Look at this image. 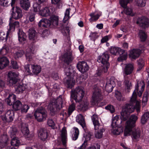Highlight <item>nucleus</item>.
Segmentation results:
<instances>
[{
	"mask_svg": "<svg viewBox=\"0 0 149 149\" xmlns=\"http://www.w3.org/2000/svg\"><path fill=\"white\" fill-rule=\"evenodd\" d=\"M145 87V84L143 83V85L141 86V91H139L137 92V95L139 97H140L142 95V94L143 91Z\"/></svg>",
	"mask_w": 149,
	"mask_h": 149,
	"instance_id": "338daca9",
	"label": "nucleus"
},
{
	"mask_svg": "<svg viewBox=\"0 0 149 149\" xmlns=\"http://www.w3.org/2000/svg\"><path fill=\"white\" fill-rule=\"evenodd\" d=\"M138 68L137 69L138 71L141 70L145 66V62L144 60L141 58H140L137 61Z\"/></svg>",
	"mask_w": 149,
	"mask_h": 149,
	"instance_id": "e433bc0d",
	"label": "nucleus"
},
{
	"mask_svg": "<svg viewBox=\"0 0 149 149\" xmlns=\"http://www.w3.org/2000/svg\"><path fill=\"white\" fill-rule=\"evenodd\" d=\"M19 75V73L17 72L10 71L8 73V80L10 85L16 84Z\"/></svg>",
	"mask_w": 149,
	"mask_h": 149,
	"instance_id": "6e6552de",
	"label": "nucleus"
},
{
	"mask_svg": "<svg viewBox=\"0 0 149 149\" xmlns=\"http://www.w3.org/2000/svg\"><path fill=\"white\" fill-rule=\"evenodd\" d=\"M75 80L71 77H67L66 84L68 88H72L74 85Z\"/></svg>",
	"mask_w": 149,
	"mask_h": 149,
	"instance_id": "cd10ccee",
	"label": "nucleus"
},
{
	"mask_svg": "<svg viewBox=\"0 0 149 149\" xmlns=\"http://www.w3.org/2000/svg\"><path fill=\"white\" fill-rule=\"evenodd\" d=\"M141 52V50L140 49H133L130 52L129 56L131 58L136 59L139 57Z\"/></svg>",
	"mask_w": 149,
	"mask_h": 149,
	"instance_id": "4468645a",
	"label": "nucleus"
},
{
	"mask_svg": "<svg viewBox=\"0 0 149 149\" xmlns=\"http://www.w3.org/2000/svg\"><path fill=\"white\" fill-rule=\"evenodd\" d=\"M36 37V32L33 29H30L29 30V38L30 39L33 40Z\"/></svg>",
	"mask_w": 149,
	"mask_h": 149,
	"instance_id": "37998d69",
	"label": "nucleus"
},
{
	"mask_svg": "<svg viewBox=\"0 0 149 149\" xmlns=\"http://www.w3.org/2000/svg\"><path fill=\"white\" fill-rule=\"evenodd\" d=\"M9 61L7 58L3 57L0 58V69H2L9 64Z\"/></svg>",
	"mask_w": 149,
	"mask_h": 149,
	"instance_id": "aec40b11",
	"label": "nucleus"
},
{
	"mask_svg": "<svg viewBox=\"0 0 149 149\" xmlns=\"http://www.w3.org/2000/svg\"><path fill=\"white\" fill-rule=\"evenodd\" d=\"M13 10L12 17L15 19H19L22 17V12L20 8L17 6L15 8L13 7L12 9Z\"/></svg>",
	"mask_w": 149,
	"mask_h": 149,
	"instance_id": "f8f14e48",
	"label": "nucleus"
},
{
	"mask_svg": "<svg viewBox=\"0 0 149 149\" xmlns=\"http://www.w3.org/2000/svg\"><path fill=\"white\" fill-rule=\"evenodd\" d=\"M102 15L101 13L99 12L97 14H95L94 13V22L96 21Z\"/></svg>",
	"mask_w": 149,
	"mask_h": 149,
	"instance_id": "69168bd1",
	"label": "nucleus"
},
{
	"mask_svg": "<svg viewBox=\"0 0 149 149\" xmlns=\"http://www.w3.org/2000/svg\"><path fill=\"white\" fill-rule=\"evenodd\" d=\"M20 4L21 7L26 10H28L30 6L29 0H21Z\"/></svg>",
	"mask_w": 149,
	"mask_h": 149,
	"instance_id": "4be33fe9",
	"label": "nucleus"
},
{
	"mask_svg": "<svg viewBox=\"0 0 149 149\" xmlns=\"http://www.w3.org/2000/svg\"><path fill=\"white\" fill-rule=\"evenodd\" d=\"M109 55L106 53H104L101 56H99L97 60V61L99 63H101L103 65V66L102 67V70H99L98 69V71L94 75V77H97V76H100L103 70V69L106 68L107 71L109 68L110 64L108 62L109 58Z\"/></svg>",
	"mask_w": 149,
	"mask_h": 149,
	"instance_id": "20e7f679",
	"label": "nucleus"
},
{
	"mask_svg": "<svg viewBox=\"0 0 149 149\" xmlns=\"http://www.w3.org/2000/svg\"><path fill=\"white\" fill-rule=\"evenodd\" d=\"M63 102L61 96L60 95L57 99L53 100L50 103L48 108L52 114L57 113L62 108Z\"/></svg>",
	"mask_w": 149,
	"mask_h": 149,
	"instance_id": "7ed1b4c3",
	"label": "nucleus"
},
{
	"mask_svg": "<svg viewBox=\"0 0 149 149\" xmlns=\"http://www.w3.org/2000/svg\"><path fill=\"white\" fill-rule=\"evenodd\" d=\"M21 102L18 100L15 101L13 104V108L15 111L20 110L22 106Z\"/></svg>",
	"mask_w": 149,
	"mask_h": 149,
	"instance_id": "2f4dec72",
	"label": "nucleus"
},
{
	"mask_svg": "<svg viewBox=\"0 0 149 149\" xmlns=\"http://www.w3.org/2000/svg\"><path fill=\"white\" fill-rule=\"evenodd\" d=\"M146 2V0H137L136 3L138 6L142 7L145 6Z\"/></svg>",
	"mask_w": 149,
	"mask_h": 149,
	"instance_id": "4d7b16f0",
	"label": "nucleus"
},
{
	"mask_svg": "<svg viewBox=\"0 0 149 149\" xmlns=\"http://www.w3.org/2000/svg\"><path fill=\"white\" fill-rule=\"evenodd\" d=\"M118 118V116L116 115L112 119L111 125L112 128L118 127V123L119 120Z\"/></svg>",
	"mask_w": 149,
	"mask_h": 149,
	"instance_id": "58836bf2",
	"label": "nucleus"
},
{
	"mask_svg": "<svg viewBox=\"0 0 149 149\" xmlns=\"http://www.w3.org/2000/svg\"><path fill=\"white\" fill-rule=\"evenodd\" d=\"M34 116L38 121L41 122L46 119L47 115L44 111L38 109L35 112Z\"/></svg>",
	"mask_w": 149,
	"mask_h": 149,
	"instance_id": "9d476101",
	"label": "nucleus"
},
{
	"mask_svg": "<svg viewBox=\"0 0 149 149\" xmlns=\"http://www.w3.org/2000/svg\"><path fill=\"white\" fill-rule=\"evenodd\" d=\"M134 69L133 66L131 64H128L125 67L124 72L125 74L128 75L131 74Z\"/></svg>",
	"mask_w": 149,
	"mask_h": 149,
	"instance_id": "bb28decb",
	"label": "nucleus"
},
{
	"mask_svg": "<svg viewBox=\"0 0 149 149\" xmlns=\"http://www.w3.org/2000/svg\"><path fill=\"white\" fill-rule=\"evenodd\" d=\"M11 143V145L13 146H17L19 145L20 142L17 138L15 137L12 139Z\"/></svg>",
	"mask_w": 149,
	"mask_h": 149,
	"instance_id": "de8ad7c7",
	"label": "nucleus"
},
{
	"mask_svg": "<svg viewBox=\"0 0 149 149\" xmlns=\"http://www.w3.org/2000/svg\"><path fill=\"white\" fill-rule=\"evenodd\" d=\"M29 108V107L28 105L25 104L23 105L22 104V107L20 110H21L22 113H26Z\"/></svg>",
	"mask_w": 149,
	"mask_h": 149,
	"instance_id": "864d4df0",
	"label": "nucleus"
},
{
	"mask_svg": "<svg viewBox=\"0 0 149 149\" xmlns=\"http://www.w3.org/2000/svg\"><path fill=\"white\" fill-rule=\"evenodd\" d=\"M125 85L127 89L130 90L132 86L131 83L127 80H125L124 81Z\"/></svg>",
	"mask_w": 149,
	"mask_h": 149,
	"instance_id": "bf43d9fd",
	"label": "nucleus"
},
{
	"mask_svg": "<svg viewBox=\"0 0 149 149\" xmlns=\"http://www.w3.org/2000/svg\"><path fill=\"white\" fill-rule=\"evenodd\" d=\"M112 133L115 135H118L123 132V130L120 128L118 127L112 128Z\"/></svg>",
	"mask_w": 149,
	"mask_h": 149,
	"instance_id": "a19ab883",
	"label": "nucleus"
},
{
	"mask_svg": "<svg viewBox=\"0 0 149 149\" xmlns=\"http://www.w3.org/2000/svg\"><path fill=\"white\" fill-rule=\"evenodd\" d=\"M17 129L16 128H14L11 129L10 131V135L12 138L13 136L15 135L16 133Z\"/></svg>",
	"mask_w": 149,
	"mask_h": 149,
	"instance_id": "774afa93",
	"label": "nucleus"
},
{
	"mask_svg": "<svg viewBox=\"0 0 149 149\" xmlns=\"http://www.w3.org/2000/svg\"><path fill=\"white\" fill-rule=\"evenodd\" d=\"M24 52L22 50H18L15 54L14 56L15 58L22 57L24 54Z\"/></svg>",
	"mask_w": 149,
	"mask_h": 149,
	"instance_id": "6e6d98bb",
	"label": "nucleus"
},
{
	"mask_svg": "<svg viewBox=\"0 0 149 149\" xmlns=\"http://www.w3.org/2000/svg\"><path fill=\"white\" fill-rule=\"evenodd\" d=\"M50 14V12L48 7H44L42 5V9L40 11L39 15L43 17H47Z\"/></svg>",
	"mask_w": 149,
	"mask_h": 149,
	"instance_id": "a211bd4d",
	"label": "nucleus"
},
{
	"mask_svg": "<svg viewBox=\"0 0 149 149\" xmlns=\"http://www.w3.org/2000/svg\"><path fill=\"white\" fill-rule=\"evenodd\" d=\"M149 120V112H146L142 116L141 123L143 125L145 124Z\"/></svg>",
	"mask_w": 149,
	"mask_h": 149,
	"instance_id": "7c9ffc66",
	"label": "nucleus"
},
{
	"mask_svg": "<svg viewBox=\"0 0 149 149\" xmlns=\"http://www.w3.org/2000/svg\"><path fill=\"white\" fill-rule=\"evenodd\" d=\"M22 133L24 135H27L29 133V131L28 128L25 127L22 128Z\"/></svg>",
	"mask_w": 149,
	"mask_h": 149,
	"instance_id": "e2e57ef3",
	"label": "nucleus"
},
{
	"mask_svg": "<svg viewBox=\"0 0 149 149\" xmlns=\"http://www.w3.org/2000/svg\"><path fill=\"white\" fill-rule=\"evenodd\" d=\"M138 119L137 117L135 115H132L129 119L126 122L124 130V134L125 136H130L132 134V138L136 139L140 138L141 131L139 129H137L132 130L135 126V123Z\"/></svg>",
	"mask_w": 149,
	"mask_h": 149,
	"instance_id": "f03ea898",
	"label": "nucleus"
},
{
	"mask_svg": "<svg viewBox=\"0 0 149 149\" xmlns=\"http://www.w3.org/2000/svg\"><path fill=\"white\" fill-rule=\"evenodd\" d=\"M139 86L138 83L136 85L135 89L133 92L130 100V103L126 104H125V109H123L121 112V123L122 121H125L129 117L130 113L133 112L134 109H136L138 113L140 111L141 107L139 103L136 102L135 106H134L133 105V104L136 101L137 95L136 90L137 91H138Z\"/></svg>",
	"mask_w": 149,
	"mask_h": 149,
	"instance_id": "f257e3e1",
	"label": "nucleus"
},
{
	"mask_svg": "<svg viewBox=\"0 0 149 149\" xmlns=\"http://www.w3.org/2000/svg\"><path fill=\"white\" fill-rule=\"evenodd\" d=\"M11 18H10V22L9 23V28H8L9 31H14L15 30V28H17L19 26V23L18 21H15L13 23L11 21Z\"/></svg>",
	"mask_w": 149,
	"mask_h": 149,
	"instance_id": "393cba45",
	"label": "nucleus"
},
{
	"mask_svg": "<svg viewBox=\"0 0 149 149\" xmlns=\"http://www.w3.org/2000/svg\"><path fill=\"white\" fill-rule=\"evenodd\" d=\"M114 83V81L111 80V79L108 80L105 86L106 91L108 93H110L112 92L115 86Z\"/></svg>",
	"mask_w": 149,
	"mask_h": 149,
	"instance_id": "dca6fc26",
	"label": "nucleus"
},
{
	"mask_svg": "<svg viewBox=\"0 0 149 149\" xmlns=\"http://www.w3.org/2000/svg\"><path fill=\"white\" fill-rule=\"evenodd\" d=\"M61 136L63 144L64 146H66L67 139V132L66 128L65 127L63 128L61 131Z\"/></svg>",
	"mask_w": 149,
	"mask_h": 149,
	"instance_id": "412c9836",
	"label": "nucleus"
},
{
	"mask_svg": "<svg viewBox=\"0 0 149 149\" xmlns=\"http://www.w3.org/2000/svg\"><path fill=\"white\" fill-rule=\"evenodd\" d=\"M84 95L85 90L84 88L81 87H78L72 92L71 96L76 102H79L82 100Z\"/></svg>",
	"mask_w": 149,
	"mask_h": 149,
	"instance_id": "423d86ee",
	"label": "nucleus"
},
{
	"mask_svg": "<svg viewBox=\"0 0 149 149\" xmlns=\"http://www.w3.org/2000/svg\"><path fill=\"white\" fill-rule=\"evenodd\" d=\"M3 139L0 141V149L4 148L7 144L8 139L6 135H3L2 136Z\"/></svg>",
	"mask_w": 149,
	"mask_h": 149,
	"instance_id": "c9c22d12",
	"label": "nucleus"
},
{
	"mask_svg": "<svg viewBox=\"0 0 149 149\" xmlns=\"http://www.w3.org/2000/svg\"><path fill=\"white\" fill-rule=\"evenodd\" d=\"M76 121L82 126L85 132L86 131V127L84 119L83 116L81 114L77 116L76 117Z\"/></svg>",
	"mask_w": 149,
	"mask_h": 149,
	"instance_id": "2eb2a0df",
	"label": "nucleus"
},
{
	"mask_svg": "<svg viewBox=\"0 0 149 149\" xmlns=\"http://www.w3.org/2000/svg\"><path fill=\"white\" fill-rule=\"evenodd\" d=\"M42 4H39L37 3H34L33 5V11L35 12H38L39 14V12L42 9Z\"/></svg>",
	"mask_w": 149,
	"mask_h": 149,
	"instance_id": "4c0bfd02",
	"label": "nucleus"
},
{
	"mask_svg": "<svg viewBox=\"0 0 149 149\" xmlns=\"http://www.w3.org/2000/svg\"><path fill=\"white\" fill-rule=\"evenodd\" d=\"M115 96L117 99L120 101H124L125 100L124 98L122 96L121 93L117 91L115 93Z\"/></svg>",
	"mask_w": 149,
	"mask_h": 149,
	"instance_id": "8fccbe9b",
	"label": "nucleus"
},
{
	"mask_svg": "<svg viewBox=\"0 0 149 149\" xmlns=\"http://www.w3.org/2000/svg\"><path fill=\"white\" fill-rule=\"evenodd\" d=\"M64 61L66 63L68 64L69 63L72 61V58L70 55H67V54H64Z\"/></svg>",
	"mask_w": 149,
	"mask_h": 149,
	"instance_id": "3c124183",
	"label": "nucleus"
},
{
	"mask_svg": "<svg viewBox=\"0 0 149 149\" xmlns=\"http://www.w3.org/2000/svg\"><path fill=\"white\" fill-rule=\"evenodd\" d=\"M26 86L25 84L20 83L18 84L15 87L16 91L17 93L22 92L26 88Z\"/></svg>",
	"mask_w": 149,
	"mask_h": 149,
	"instance_id": "c756f323",
	"label": "nucleus"
},
{
	"mask_svg": "<svg viewBox=\"0 0 149 149\" xmlns=\"http://www.w3.org/2000/svg\"><path fill=\"white\" fill-rule=\"evenodd\" d=\"M77 67L79 71L82 73H84L88 71V66L87 63L84 61L79 62L77 65Z\"/></svg>",
	"mask_w": 149,
	"mask_h": 149,
	"instance_id": "ddd939ff",
	"label": "nucleus"
},
{
	"mask_svg": "<svg viewBox=\"0 0 149 149\" xmlns=\"http://www.w3.org/2000/svg\"><path fill=\"white\" fill-rule=\"evenodd\" d=\"M70 9H67L65 12V16L63 20L64 22H65L67 21L70 18L69 13H70Z\"/></svg>",
	"mask_w": 149,
	"mask_h": 149,
	"instance_id": "09e8293b",
	"label": "nucleus"
},
{
	"mask_svg": "<svg viewBox=\"0 0 149 149\" xmlns=\"http://www.w3.org/2000/svg\"><path fill=\"white\" fill-rule=\"evenodd\" d=\"M138 36L140 41L142 42L146 41L147 38V35L145 32L142 30H140L139 32Z\"/></svg>",
	"mask_w": 149,
	"mask_h": 149,
	"instance_id": "5701e85b",
	"label": "nucleus"
},
{
	"mask_svg": "<svg viewBox=\"0 0 149 149\" xmlns=\"http://www.w3.org/2000/svg\"><path fill=\"white\" fill-rule=\"evenodd\" d=\"M8 50V48L6 45H5L1 49L0 51V53L3 55H5L7 53Z\"/></svg>",
	"mask_w": 149,
	"mask_h": 149,
	"instance_id": "5fc2aeb1",
	"label": "nucleus"
},
{
	"mask_svg": "<svg viewBox=\"0 0 149 149\" xmlns=\"http://www.w3.org/2000/svg\"><path fill=\"white\" fill-rule=\"evenodd\" d=\"M88 103L86 100L83 101L79 103V105L78 106V109L83 111H85L88 108Z\"/></svg>",
	"mask_w": 149,
	"mask_h": 149,
	"instance_id": "c85d7f7f",
	"label": "nucleus"
},
{
	"mask_svg": "<svg viewBox=\"0 0 149 149\" xmlns=\"http://www.w3.org/2000/svg\"><path fill=\"white\" fill-rule=\"evenodd\" d=\"M110 53L114 55L119 54L117 60L119 62H123L126 60L127 57V53L125 50L121 48L115 47H111L109 50Z\"/></svg>",
	"mask_w": 149,
	"mask_h": 149,
	"instance_id": "39448f33",
	"label": "nucleus"
},
{
	"mask_svg": "<svg viewBox=\"0 0 149 149\" xmlns=\"http://www.w3.org/2000/svg\"><path fill=\"white\" fill-rule=\"evenodd\" d=\"M105 109L110 112L111 113H114L115 111L114 107L111 104H108L105 107Z\"/></svg>",
	"mask_w": 149,
	"mask_h": 149,
	"instance_id": "603ef678",
	"label": "nucleus"
},
{
	"mask_svg": "<svg viewBox=\"0 0 149 149\" xmlns=\"http://www.w3.org/2000/svg\"><path fill=\"white\" fill-rule=\"evenodd\" d=\"M64 71L67 77H70L72 70H71L69 68H66L65 69Z\"/></svg>",
	"mask_w": 149,
	"mask_h": 149,
	"instance_id": "052dcab7",
	"label": "nucleus"
},
{
	"mask_svg": "<svg viewBox=\"0 0 149 149\" xmlns=\"http://www.w3.org/2000/svg\"><path fill=\"white\" fill-rule=\"evenodd\" d=\"M105 130L103 128L98 130L97 132H95V134L96 138L98 139H100L102 138L103 133L104 132Z\"/></svg>",
	"mask_w": 149,
	"mask_h": 149,
	"instance_id": "ea45409f",
	"label": "nucleus"
},
{
	"mask_svg": "<svg viewBox=\"0 0 149 149\" xmlns=\"http://www.w3.org/2000/svg\"><path fill=\"white\" fill-rule=\"evenodd\" d=\"M38 25L39 27L47 28L50 26V22L49 20L47 19H42L39 22Z\"/></svg>",
	"mask_w": 149,
	"mask_h": 149,
	"instance_id": "6ab92c4d",
	"label": "nucleus"
},
{
	"mask_svg": "<svg viewBox=\"0 0 149 149\" xmlns=\"http://www.w3.org/2000/svg\"><path fill=\"white\" fill-rule=\"evenodd\" d=\"M16 96L13 94H9L8 97L6 99V101L7 104L9 105H11L12 104V102L11 99H13L14 101H15L16 100Z\"/></svg>",
	"mask_w": 149,
	"mask_h": 149,
	"instance_id": "72a5a7b5",
	"label": "nucleus"
},
{
	"mask_svg": "<svg viewBox=\"0 0 149 149\" xmlns=\"http://www.w3.org/2000/svg\"><path fill=\"white\" fill-rule=\"evenodd\" d=\"M124 8V12L126 15L132 17L134 15V14L133 12V10L131 8L127 6L126 8Z\"/></svg>",
	"mask_w": 149,
	"mask_h": 149,
	"instance_id": "79ce46f5",
	"label": "nucleus"
},
{
	"mask_svg": "<svg viewBox=\"0 0 149 149\" xmlns=\"http://www.w3.org/2000/svg\"><path fill=\"white\" fill-rule=\"evenodd\" d=\"M133 0H119V3L121 6L123 8H125L127 6L128 4L130 1Z\"/></svg>",
	"mask_w": 149,
	"mask_h": 149,
	"instance_id": "a18cd8bd",
	"label": "nucleus"
},
{
	"mask_svg": "<svg viewBox=\"0 0 149 149\" xmlns=\"http://www.w3.org/2000/svg\"><path fill=\"white\" fill-rule=\"evenodd\" d=\"M31 68L32 72L30 69L29 64H27L24 66V69L25 71L29 75L33 74L37 75L41 71V66L38 65L36 64H33L31 65Z\"/></svg>",
	"mask_w": 149,
	"mask_h": 149,
	"instance_id": "0eeeda50",
	"label": "nucleus"
},
{
	"mask_svg": "<svg viewBox=\"0 0 149 149\" xmlns=\"http://www.w3.org/2000/svg\"><path fill=\"white\" fill-rule=\"evenodd\" d=\"M31 50L30 48H28L26 50V51L25 54V55L26 57V59L28 61H31L32 59Z\"/></svg>",
	"mask_w": 149,
	"mask_h": 149,
	"instance_id": "49530a36",
	"label": "nucleus"
},
{
	"mask_svg": "<svg viewBox=\"0 0 149 149\" xmlns=\"http://www.w3.org/2000/svg\"><path fill=\"white\" fill-rule=\"evenodd\" d=\"M136 23L140 27L146 29L149 26V19L144 16L139 17L137 18Z\"/></svg>",
	"mask_w": 149,
	"mask_h": 149,
	"instance_id": "9b49d317",
	"label": "nucleus"
},
{
	"mask_svg": "<svg viewBox=\"0 0 149 149\" xmlns=\"http://www.w3.org/2000/svg\"><path fill=\"white\" fill-rule=\"evenodd\" d=\"M94 126L95 130L99 129L100 123L98 121V117L97 115L94 114Z\"/></svg>",
	"mask_w": 149,
	"mask_h": 149,
	"instance_id": "f704fd0d",
	"label": "nucleus"
},
{
	"mask_svg": "<svg viewBox=\"0 0 149 149\" xmlns=\"http://www.w3.org/2000/svg\"><path fill=\"white\" fill-rule=\"evenodd\" d=\"M10 33V31L8 30V31L7 32L6 34L3 32H0V41L3 40L5 39L7 40Z\"/></svg>",
	"mask_w": 149,
	"mask_h": 149,
	"instance_id": "c03bdc74",
	"label": "nucleus"
},
{
	"mask_svg": "<svg viewBox=\"0 0 149 149\" xmlns=\"http://www.w3.org/2000/svg\"><path fill=\"white\" fill-rule=\"evenodd\" d=\"M18 40L22 44L25 43L26 42V35L22 30L19 29L17 32Z\"/></svg>",
	"mask_w": 149,
	"mask_h": 149,
	"instance_id": "f3484780",
	"label": "nucleus"
},
{
	"mask_svg": "<svg viewBox=\"0 0 149 149\" xmlns=\"http://www.w3.org/2000/svg\"><path fill=\"white\" fill-rule=\"evenodd\" d=\"M7 117L9 118V121H12L13 120L14 116L13 111L12 110H8L5 113Z\"/></svg>",
	"mask_w": 149,
	"mask_h": 149,
	"instance_id": "473e14b6",
	"label": "nucleus"
},
{
	"mask_svg": "<svg viewBox=\"0 0 149 149\" xmlns=\"http://www.w3.org/2000/svg\"><path fill=\"white\" fill-rule=\"evenodd\" d=\"M47 124L49 126L52 128L54 129L55 126V123L53 120L51 119H49L47 121Z\"/></svg>",
	"mask_w": 149,
	"mask_h": 149,
	"instance_id": "680f3d73",
	"label": "nucleus"
},
{
	"mask_svg": "<svg viewBox=\"0 0 149 149\" xmlns=\"http://www.w3.org/2000/svg\"><path fill=\"white\" fill-rule=\"evenodd\" d=\"M49 21L50 25L52 24L54 26H56L58 24V16L53 15L50 18Z\"/></svg>",
	"mask_w": 149,
	"mask_h": 149,
	"instance_id": "b1692460",
	"label": "nucleus"
},
{
	"mask_svg": "<svg viewBox=\"0 0 149 149\" xmlns=\"http://www.w3.org/2000/svg\"><path fill=\"white\" fill-rule=\"evenodd\" d=\"M38 135L41 140H45L47 138V130L43 129H41L38 133Z\"/></svg>",
	"mask_w": 149,
	"mask_h": 149,
	"instance_id": "a878e982",
	"label": "nucleus"
},
{
	"mask_svg": "<svg viewBox=\"0 0 149 149\" xmlns=\"http://www.w3.org/2000/svg\"><path fill=\"white\" fill-rule=\"evenodd\" d=\"M96 87V86L94 85V105L98 104L103 98L101 89Z\"/></svg>",
	"mask_w": 149,
	"mask_h": 149,
	"instance_id": "1a4fd4ad",
	"label": "nucleus"
},
{
	"mask_svg": "<svg viewBox=\"0 0 149 149\" xmlns=\"http://www.w3.org/2000/svg\"><path fill=\"white\" fill-rule=\"evenodd\" d=\"M75 108V106L74 103H72L69 106L68 108V113L70 115L72 112L74 110Z\"/></svg>",
	"mask_w": 149,
	"mask_h": 149,
	"instance_id": "13d9d810",
	"label": "nucleus"
},
{
	"mask_svg": "<svg viewBox=\"0 0 149 149\" xmlns=\"http://www.w3.org/2000/svg\"><path fill=\"white\" fill-rule=\"evenodd\" d=\"M1 5L3 6H7L10 4L8 0L2 1L1 2Z\"/></svg>",
	"mask_w": 149,
	"mask_h": 149,
	"instance_id": "0e129e2a",
	"label": "nucleus"
}]
</instances>
